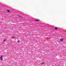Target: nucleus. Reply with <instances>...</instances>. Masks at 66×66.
<instances>
[{"label": "nucleus", "instance_id": "3", "mask_svg": "<svg viewBox=\"0 0 66 66\" xmlns=\"http://www.w3.org/2000/svg\"><path fill=\"white\" fill-rule=\"evenodd\" d=\"M60 40L61 41H63V38H61L60 39Z\"/></svg>", "mask_w": 66, "mask_h": 66}, {"label": "nucleus", "instance_id": "4", "mask_svg": "<svg viewBox=\"0 0 66 66\" xmlns=\"http://www.w3.org/2000/svg\"><path fill=\"white\" fill-rule=\"evenodd\" d=\"M7 11L8 12H10V11L8 10H7Z\"/></svg>", "mask_w": 66, "mask_h": 66}, {"label": "nucleus", "instance_id": "2", "mask_svg": "<svg viewBox=\"0 0 66 66\" xmlns=\"http://www.w3.org/2000/svg\"><path fill=\"white\" fill-rule=\"evenodd\" d=\"M35 20L36 21H39V20Z\"/></svg>", "mask_w": 66, "mask_h": 66}, {"label": "nucleus", "instance_id": "7", "mask_svg": "<svg viewBox=\"0 0 66 66\" xmlns=\"http://www.w3.org/2000/svg\"><path fill=\"white\" fill-rule=\"evenodd\" d=\"M17 42L18 43H19V41L18 40L17 41Z\"/></svg>", "mask_w": 66, "mask_h": 66}, {"label": "nucleus", "instance_id": "9", "mask_svg": "<svg viewBox=\"0 0 66 66\" xmlns=\"http://www.w3.org/2000/svg\"><path fill=\"white\" fill-rule=\"evenodd\" d=\"M12 37H13V38H14V37L13 36H12Z\"/></svg>", "mask_w": 66, "mask_h": 66}, {"label": "nucleus", "instance_id": "6", "mask_svg": "<svg viewBox=\"0 0 66 66\" xmlns=\"http://www.w3.org/2000/svg\"><path fill=\"white\" fill-rule=\"evenodd\" d=\"M55 29H56V30H57V28H55Z\"/></svg>", "mask_w": 66, "mask_h": 66}, {"label": "nucleus", "instance_id": "1", "mask_svg": "<svg viewBox=\"0 0 66 66\" xmlns=\"http://www.w3.org/2000/svg\"><path fill=\"white\" fill-rule=\"evenodd\" d=\"M3 57V56H1V57H0L1 60H3V59H2V57Z\"/></svg>", "mask_w": 66, "mask_h": 66}, {"label": "nucleus", "instance_id": "5", "mask_svg": "<svg viewBox=\"0 0 66 66\" xmlns=\"http://www.w3.org/2000/svg\"><path fill=\"white\" fill-rule=\"evenodd\" d=\"M42 63V64H45V62H43L42 63Z\"/></svg>", "mask_w": 66, "mask_h": 66}, {"label": "nucleus", "instance_id": "8", "mask_svg": "<svg viewBox=\"0 0 66 66\" xmlns=\"http://www.w3.org/2000/svg\"><path fill=\"white\" fill-rule=\"evenodd\" d=\"M5 40H4L3 41V42H5Z\"/></svg>", "mask_w": 66, "mask_h": 66}]
</instances>
